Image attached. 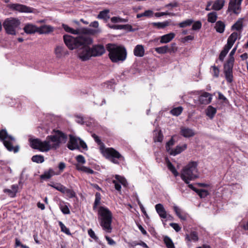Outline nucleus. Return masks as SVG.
Returning a JSON list of instances; mask_svg holds the SVG:
<instances>
[{
    "instance_id": "obj_12",
    "label": "nucleus",
    "mask_w": 248,
    "mask_h": 248,
    "mask_svg": "<svg viewBox=\"0 0 248 248\" xmlns=\"http://www.w3.org/2000/svg\"><path fill=\"white\" fill-rule=\"evenodd\" d=\"M212 100V94L207 92H203L198 96L197 101L199 104L207 105L211 103Z\"/></svg>"
},
{
    "instance_id": "obj_24",
    "label": "nucleus",
    "mask_w": 248,
    "mask_h": 248,
    "mask_svg": "<svg viewBox=\"0 0 248 248\" xmlns=\"http://www.w3.org/2000/svg\"><path fill=\"white\" fill-rule=\"evenodd\" d=\"M186 147L187 146L186 144H184L183 146H177L174 149H171L170 154L172 155L175 156L179 154H180L181 152L186 149Z\"/></svg>"
},
{
    "instance_id": "obj_3",
    "label": "nucleus",
    "mask_w": 248,
    "mask_h": 248,
    "mask_svg": "<svg viewBox=\"0 0 248 248\" xmlns=\"http://www.w3.org/2000/svg\"><path fill=\"white\" fill-rule=\"evenodd\" d=\"M98 219L103 230L107 233L112 232V214L106 207L101 206L98 210Z\"/></svg>"
},
{
    "instance_id": "obj_57",
    "label": "nucleus",
    "mask_w": 248,
    "mask_h": 248,
    "mask_svg": "<svg viewBox=\"0 0 248 248\" xmlns=\"http://www.w3.org/2000/svg\"><path fill=\"white\" fill-rule=\"evenodd\" d=\"M237 46H238V44L232 50V51L230 53L229 55V58L228 59V60H232L233 61H235L233 56L236 52V49H237Z\"/></svg>"
},
{
    "instance_id": "obj_53",
    "label": "nucleus",
    "mask_w": 248,
    "mask_h": 248,
    "mask_svg": "<svg viewBox=\"0 0 248 248\" xmlns=\"http://www.w3.org/2000/svg\"><path fill=\"white\" fill-rule=\"evenodd\" d=\"M163 139V136L161 131H159L156 134V136L154 137V141L155 142H162Z\"/></svg>"
},
{
    "instance_id": "obj_32",
    "label": "nucleus",
    "mask_w": 248,
    "mask_h": 248,
    "mask_svg": "<svg viewBox=\"0 0 248 248\" xmlns=\"http://www.w3.org/2000/svg\"><path fill=\"white\" fill-rule=\"evenodd\" d=\"M231 48V47H230L227 45H225V46L223 47V49L221 51L218 59L219 60L222 62L223 61L224 58L228 53L229 50Z\"/></svg>"
},
{
    "instance_id": "obj_49",
    "label": "nucleus",
    "mask_w": 248,
    "mask_h": 248,
    "mask_svg": "<svg viewBox=\"0 0 248 248\" xmlns=\"http://www.w3.org/2000/svg\"><path fill=\"white\" fill-rule=\"evenodd\" d=\"M92 137L94 139L95 141L100 146V149H102L104 148V144L101 141L98 136L95 134H93L92 135Z\"/></svg>"
},
{
    "instance_id": "obj_28",
    "label": "nucleus",
    "mask_w": 248,
    "mask_h": 248,
    "mask_svg": "<svg viewBox=\"0 0 248 248\" xmlns=\"http://www.w3.org/2000/svg\"><path fill=\"white\" fill-rule=\"evenodd\" d=\"M89 235L93 239H94L96 242H97L100 245L102 246V248H104L105 245L104 244L99 240L98 237L95 235L94 232L92 229H90L88 231Z\"/></svg>"
},
{
    "instance_id": "obj_7",
    "label": "nucleus",
    "mask_w": 248,
    "mask_h": 248,
    "mask_svg": "<svg viewBox=\"0 0 248 248\" xmlns=\"http://www.w3.org/2000/svg\"><path fill=\"white\" fill-rule=\"evenodd\" d=\"M20 24V21L18 19L14 17H9L4 20L3 23V26L7 34L16 35V29Z\"/></svg>"
},
{
    "instance_id": "obj_48",
    "label": "nucleus",
    "mask_w": 248,
    "mask_h": 248,
    "mask_svg": "<svg viewBox=\"0 0 248 248\" xmlns=\"http://www.w3.org/2000/svg\"><path fill=\"white\" fill-rule=\"evenodd\" d=\"M110 20L112 23L128 22L127 19L122 18L120 17H116V16H113V17H111Z\"/></svg>"
},
{
    "instance_id": "obj_33",
    "label": "nucleus",
    "mask_w": 248,
    "mask_h": 248,
    "mask_svg": "<svg viewBox=\"0 0 248 248\" xmlns=\"http://www.w3.org/2000/svg\"><path fill=\"white\" fill-rule=\"evenodd\" d=\"M155 50L158 54H165L168 52H171L170 49L169 48L168 46L156 47Z\"/></svg>"
},
{
    "instance_id": "obj_38",
    "label": "nucleus",
    "mask_w": 248,
    "mask_h": 248,
    "mask_svg": "<svg viewBox=\"0 0 248 248\" xmlns=\"http://www.w3.org/2000/svg\"><path fill=\"white\" fill-rule=\"evenodd\" d=\"M164 241L168 248H175L172 240L169 236H165L164 238Z\"/></svg>"
},
{
    "instance_id": "obj_50",
    "label": "nucleus",
    "mask_w": 248,
    "mask_h": 248,
    "mask_svg": "<svg viewBox=\"0 0 248 248\" xmlns=\"http://www.w3.org/2000/svg\"><path fill=\"white\" fill-rule=\"evenodd\" d=\"M62 26L65 31L74 34H78V30H74L72 28H70L67 25L65 24H62Z\"/></svg>"
},
{
    "instance_id": "obj_26",
    "label": "nucleus",
    "mask_w": 248,
    "mask_h": 248,
    "mask_svg": "<svg viewBox=\"0 0 248 248\" xmlns=\"http://www.w3.org/2000/svg\"><path fill=\"white\" fill-rule=\"evenodd\" d=\"M225 0H216L212 5L213 10L218 11L221 10L224 5Z\"/></svg>"
},
{
    "instance_id": "obj_2",
    "label": "nucleus",
    "mask_w": 248,
    "mask_h": 248,
    "mask_svg": "<svg viewBox=\"0 0 248 248\" xmlns=\"http://www.w3.org/2000/svg\"><path fill=\"white\" fill-rule=\"evenodd\" d=\"M67 136L60 130H53L52 134L48 136L43 141L38 139H30L31 146L41 152H47L51 149L58 148L60 144L65 143Z\"/></svg>"
},
{
    "instance_id": "obj_52",
    "label": "nucleus",
    "mask_w": 248,
    "mask_h": 248,
    "mask_svg": "<svg viewBox=\"0 0 248 248\" xmlns=\"http://www.w3.org/2000/svg\"><path fill=\"white\" fill-rule=\"evenodd\" d=\"M59 224L61 228V231L67 234H70L69 230L62 223V221H59Z\"/></svg>"
},
{
    "instance_id": "obj_62",
    "label": "nucleus",
    "mask_w": 248,
    "mask_h": 248,
    "mask_svg": "<svg viewBox=\"0 0 248 248\" xmlns=\"http://www.w3.org/2000/svg\"><path fill=\"white\" fill-rule=\"evenodd\" d=\"M178 6H179L178 3L177 1H174L170 2L168 4H166L165 5V7L172 8H174V7H177Z\"/></svg>"
},
{
    "instance_id": "obj_11",
    "label": "nucleus",
    "mask_w": 248,
    "mask_h": 248,
    "mask_svg": "<svg viewBox=\"0 0 248 248\" xmlns=\"http://www.w3.org/2000/svg\"><path fill=\"white\" fill-rule=\"evenodd\" d=\"M63 40L69 49L73 50L78 47V37H74L70 35H64Z\"/></svg>"
},
{
    "instance_id": "obj_17",
    "label": "nucleus",
    "mask_w": 248,
    "mask_h": 248,
    "mask_svg": "<svg viewBox=\"0 0 248 248\" xmlns=\"http://www.w3.org/2000/svg\"><path fill=\"white\" fill-rule=\"evenodd\" d=\"M185 240L187 244L190 242H196L199 240L198 232L195 231H191L189 234L185 235Z\"/></svg>"
},
{
    "instance_id": "obj_34",
    "label": "nucleus",
    "mask_w": 248,
    "mask_h": 248,
    "mask_svg": "<svg viewBox=\"0 0 248 248\" xmlns=\"http://www.w3.org/2000/svg\"><path fill=\"white\" fill-rule=\"evenodd\" d=\"M217 18V15L216 12L209 13L207 15V21L210 23H215Z\"/></svg>"
},
{
    "instance_id": "obj_18",
    "label": "nucleus",
    "mask_w": 248,
    "mask_h": 248,
    "mask_svg": "<svg viewBox=\"0 0 248 248\" xmlns=\"http://www.w3.org/2000/svg\"><path fill=\"white\" fill-rule=\"evenodd\" d=\"M155 208L157 213L161 218H167V214L164 206L162 204L158 203L156 204L155 206Z\"/></svg>"
},
{
    "instance_id": "obj_36",
    "label": "nucleus",
    "mask_w": 248,
    "mask_h": 248,
    "mask_svg": "<svg viewBox=\"0 0 248 248\" xmlns=\"http://www.w3.org/2000/svg\"><path fill=\"white\" fill-rule=\"evenodd\" d=\"M78 124H81L83 125H86L87 126H90L92 122H91V120H87L86 118H83V117L81 116L80 115H78Z\"/></svg>"
},
{
    "instance_id": "obj_20",
    "label": "nucleus",
    "mask_w": 248,
    "mask_h": 248,
    "mask_svg": "<svg viewBox=\"0 0 248 248\" xmlns=\"http://www.w3.org/2000/svg\"><path fill=\"white\" fill-rule=\"evenodd\" d=\"M67 147L71 150L78 148L77 139L71 135L69 136V141L67 143Z\"/></svg>"
},
{
    "instance_id": "obj_64",
    "label": "nucleus",
    "mask_w": 248,
    "mask_h": 248,
    "mask_svg": "<svg viewBox=\"0 0 248 248\" xmlns=\"http://www.w3.org/2000/svg\"><path fill=\"white\" fill-rule=\"evenodd\" d=\"M218 99L219 100H221L223 101L224 103H227L228 102V99H227V98L222 93H221L220 92H218Z\"/></svg>"
},
{
    "instance_id": "obj_19",
    "label": "nucleus",
    "mask_w": 248,
    "mask_h": 248,
    "mask_svg": "<svg viewBox=\"0 0 248 248\" xmlns=\"http://www.w3.org/2000/svg\"><path fill=\"white\" fill-rule=\"evenodd\" d=\"M23 30L27 34H33L38 32V28L32 24H27L24 27Z\"/></svg>"
},
{
    "instance_id": "obj_23",
    "label": "nucleus",
    "mask_w": 248,
    "mask_h": 248,
    "mask_svg": "<svg viewBox=\"0 0 248 248\" xmlns=\"http://www.w3.org/2000/svg\"><path fill=\"white\" fill-rule=\"evenodd\" d=\"M145 50L143 46L137 45L134 49V54L137 57H141L144 55Z\"/></svg>"
},
{
    "instance_id": "obj_42",
    "label": "nucleus",
    "mask_w": 248,
    "mask_h": 248,
    "mask_svg": "<svg viewBox=\"0 0 248 248\" xmlns=\"http://www.w3.org/2000/svg\"><path fill=\"white\" fill-rule=\"evenodd\" d=\"M194 21L192 19H186L182 22L179 23V26L180 28H185L187 26H190L193 23Z\"/></svg>"
},
{
    "instance_id": "obj_9",
    "label": "nucleus",
    "mask_w": 248,
    "mask_h": 248,
    "mask_svg": "<svg viewBox=\"0 0 248 248\" xmlns=\"http://www.w3.org/2000/svg\"><path fill=\"white\" fill-rule=\"evenodd\" d=\"M234 61L227 60L223 65V72L225 78L228 83H232L233 81V67Z\"/></svg>"
},
{
    "instance_id": "obj_58",
    "label": "nucleus",
    "mask_w": 248,
    "mask_h": 248,
    "mask_svg": "<svg viewBox=\"0 0 248 248\" xmlns=\"http://www.w3.org/2000/svg\"><path fill=\"white\" fill-rule=\"evenodd\" d=\"M174 143V141L172 138H171L168 142H167L166 148V150L169 152H170V151L171 150V149L170 148V146H172Z\"/></svg>"
},
{
    "instance_id": "obj_45",
    "label": "nucleus",
    "mask_w": 248,
    "mask_h": 248,
    "mask_svg": "<svg viewBox=\"0 0 248 248\" xmlns=\"http://www.w3.org/2000/svg\"><path fill=\"white\" fill-rule=\"evenodd\" d=\"M108 10H105L104 11H101L98 15L97 18L99 19H106L108 17Z\"/></svg>"
},
{
    "instance_id": "obj_15",
    "label": "nucleus",
    "mask_w": 248,
    "mask_h": 248,
    "mask_svg": "<svg viewBox=\"0 0 248 248\" xmlns=\"http://www.w3.org/2000/svg\"><path fill=\"white\" fill-rule=\"evenodd\" d=\"M11 189L4 188L3 191L9 197L14 198L16 196L19 189V186L17 184L13 185L11 186Z\"/></svg>"
},
{
    "instance_id": "obj_63",
    "label": "nucleus",
    "mask_w": 248,
    "mask_h": 248,
    "mask_svg": "<svg viewBox=\"0 0 248 248\" xmlns=\"http://www.w3.org/2000/svg\"><path fill=\"white\" fill-rule=\"evenodd\" d=\"M113 184H114L115 188L116 190L118 191L120 193L121 191V185L116 180H114L112 181Z\"/></svg>"
},
{
    "instance_id": "obj_39",
    "label": "nucleus",
    "mask_w": 248,
    "mask_h": 248,
    "mask_svg": "<svg viewBox=\"0 0 248 248\" xmlns=\"http://www.w3.org/2000/svg\"><path fill=\"white\" fill-rule=\"evenodd\" d=\"M167 167L169 170L173 173V174L175 177L178 176L179 175L178 172L177 171L174 166L169 160L167 161Z\"/></svg>"
},
{
    "instance_id": "obj_8",
    "label": "nucleus",
    "mask_w": 248,
    "mask_h": 248,
    "mask_svg": "<svg viewBox=\"0 0 248 248\" xmlns=\"http://www.w3.org/2000/svg\"><path fill=\"white\" fill-rule=\"evenodd\" d=\"M106 157L111 162L119 164V160H123L124 157L116 150L112 148H108L105 149Z\"/></svg>"
},
{
    "instance_id": "obj_46",
    "label": "nucleus",
    "mask_w": 248,
    "mask_h": 248,
    "mask_svg": "<svg viewBox=\"0 0 248 248\" xmlns=\"http://www.w3.org/2000/svg\"><path fill=\"white\" fill-rule=\"evenodd\" d=\"M196 193L201 198H204L209 195V192L207 190L205 189H198L197 190Z\"/></svg>"
},
{
    "instance_id": "obj_6",
    "label": "nucleus",
    "mask_w": 248,
    "mask_h": 248,
    "mask_svg": "<svg viewBox=\"0 0 248 248\" xmlns=\"http://www.w3.org/2000/svg\"><path fill=\"white\" fill-rule=\"evenodd\" d=\"M0 140L3 142L4 146L10 152H14L15 153L19 151V146H14L15 139L9 135L6 129H2L0 131Z\"/></svg>"
},
{
    "instance_id": "obj_22",
    "label": "nucleus",
    "mask_w": 248,
    "mask_h": 248,
    "mask_svg": "<svg viewBox=\"0 0 248 248\" xmlns=\"http://www.w3.org/2000/svg\"><path fill=\"white\" fill-rule=\"evenodd\" d=\"M53 31V27L50 25H45L38 28V32L40 34H48Z\"/></svg>"
},
{
    "instance_id": "obj_43",
    "label": "nucleus",
    "mask_w": 248,
    "mask_h": 248,
    "mask_svg": "<svg viewBox=\"0 0 248 248\" xmlns=\"http://www.w3.org/2000/svg\"><path fill=\"white\" fill-rule=\"evenodd\" d=\"M115 178L116 179L115 180L119 182V183H120L122 185H123L124 186H126L127 185H128L126 179L124 178L119 175H116L115 176Z\"/></svg>"
},
{
    "instance_id": "obj_4",
    "label": "nucleus",
    "mask_w": 248,
    "mask_h": 248,
    "mask_svg": "<svg viewBox=\"0 0 248 248\" xmlns=\"http://www.w3.org/2000/svg\"><path fill=\"white\" fill-rule=\"evenodd\" d=\"M106 49L108 51V57L113 62L124 61L127 57L126 49L123 46L108 44Z\"/></svg>"
},
{
    "instance_id": "obj_1",
    "label": "nucleus",
    "mask_w": 248,
    "mask_h": 248,
    "mask_svg": "<svg viewBox=\"0 0 248 248\" xmlns=\"http://www.w3.org/2000/svg\"><path fill=\"white\" fill-rule=\"evenodd\" d=\"M99 30L91 29L78 28V58L82 61H85L91 57H100L106 52V48L103 45L98 44L91 45L93 40L90 35H95L100 32Z\"/></svg>"
},
{
    "instance_id": "obj_47",
    "label": "nucleus",
    "mask_w": 248,
    "mask_h": 248,
    "mask_svg": "<svg viewBox=\"0 0 248 248\" xmlns=\"http://www.w3.org/2000/svg\"><path fill=\"white\" fill-rule=\"evenodd\" d=\"M60 208L62 212L64 214H68L70 213L69 209L66 204L64 203H60Z\"/></svg>"
},
{
    "instance_id": "obj_60",
    "label": "nucleus",
    "mask_w": 248,
    "mask_h": 248,
    "mask_svg": "<svg viewBox=\"0 0 248 248\" xmlns=\"http://www.w3.org/2000/svg\"><path fill=\"white\" fill-rule=\"evenodd\" d=\"M212 68L213 70V76L216 78L218 77L219 74V70L218 68L215 65L212 66Z\"/></svg>"
},
{
    "instance_id": "obj_40",
    "label": "nucleus",
    "mask_w": 248,
    "mask_h": 248,
    "mask_svg": "<svg viewBox=\"0 0 248 248\" xmlns=\"http://www.w3.org/2000/svg\"><path fill=\"white\" fill-rule=\"evenodd\" d=\"M78 170H80L87 174H93L94 173V171L92 169L84 166H79L78 165Z\"/></svg>"
},
{
    "instance_id": "obj_37",
    "label": "nucleus",
    "mask_w": 248,
    "mask_h": 248,
    "mask_svg": "<svg viewBox=\"0 0 248 248\" xmlns=\"http://www.w3.org/2000/svg\"><path fill=\"white\" fill-rule=\"evenodd\" d=\"M95 201L93 205V210H95L97 206L100 203L101 196L100 193L96 192L95 195Z\"/></svg>"
},
{
    "instance_id": "obj_51",
    "label": "nucleus",
    "mask_w": 248,
    "mask_h": 248,
    "mask_svg": "<svg viewBox=\"0 0 248 248\" xmlns=\"http://www.w3.org/2000/svg\"><path fill=\"white\" fill-rule=\"evenodd\" d=\"M155 16L156 17H159L163 16H175L176 14L173 13H170V12H159V13H155Z\"/></svg>"
},
{
    "instance_id": "obj_14",
    "label": "nucleus",
    "mask_w": 248,
    "mask_h": 248,
    "mask_svg": "<svg viewBox=\"0 0 248 248\" xmlns=\"http://www.w3.org/2000/svg\"><path fill=\"white\" fill-rule=\"evenodd\" d=\"M243 0H230L229 2L228 11L232 10L235 14L239 12L237 11L240 9V5Z\"/></svg>"
},
{
    "instance_id": "obj_44",
    "label": "nucleus",
    "mask_w": 248,
    "mask_h": 248,
    "mask_svg": "<svg viewBox=\"0 0 248 248\" xmlns=\"http://www.w3.org/2000/svg\"><path fill=\"white\" fill-rule=\"evenodd\" d=\"M183 111V108L182 107H178L173 108L170 110V113L174 116H179L181 114Z\"/></svg>"
},
{
    "instance_id": "obj_56",
    "label": "nucleus",
    "mask_w": 248,
    "mask_h": 248,
    "mask_svg": "<svg viewBox=\"0 0 248 248\" xmlns=\"http://www.w3.org/2000/svg\"><path fill=\"white\" fill-rule=\"evenodd\" d=\"M67 197L69 198H72L75 196V193L71 189H69L67 188H65V190H64V192H63Z\"/></svg>"
},
{
    "instance_id": "obj_55",
    "label": "nucleus",
    "mask_w": 248,
    "mask_h": 248,
    "mask_svg": "<svg viewBox=\"0 0 248 248\" xmlns=\"http://www.w3.org/2000/svg\"><path fill=\"white\" fill-rule=\"evenodd\" d=\"M202 22L197 21L192 25V30L194 31L199 30L202 28Z\"/></svg>"
},
{
    "instance_id": "obj_35",
    "label": "nucleus",
    "mask_w": 248,
    "mask_h": 248,
    "mask_svg": "<svg viewBox=\"0 0 248 248\" xmlns=\"http://www.w3.org/2000/svg\"><path fill=\"white\" fill-rule=\"evenodd\" d=\"M243 18L239 19L232 27V30L240 31L243 28Z\"/></svg>"
},
{
    "instance_id": "obj_10",
    "label": "nucleus",
    "mask_w": 248,
    "mask_h": 248,
    "mask_svg": "<svg viewBox=\"0 0 248 248\" xmlns=\"http://www.w3.org/2000/svg\"><path fill=\"white\" fill-rule=\"evenodd\" d=\"M7 7L12 10L21 13H30L33 12V8L19 3H11L7 5Z\"/></svg>"
},
{
    "instance_id": "obj_25",
    "label": "nucleus",
    "mask_w": 248,
    "mask_h": 248,
    "mask_svg": "<svg viewBox=\"0 0 248 248\" xmlns=\"http://www.w3.org/2000/svg\"><path fill=\"white\" fill-rule=\"evenodd\" d=\"M238 37V33L236 32H232L227 39V43L226 45L230 47L232 46L234 42L236 40Z\"/></svg>"
},
{
    "instance_id": "obj_16",
    "label": "nucleus",
    "mask_w": 248,
    "mask_h": 248,
    "mask_svg": "<svg viewBox=\"0 0 248 248\" xmlns=\"http://www.w3.org/2000/svg\"><path fill=\"white\" fill-rule=\"evenodd\" d=\"M180 133L181 135L187 138L193 137L195 135V133L192 129L185 126L181 127Z\"/></svg>"
},
{
    "instance_id": "obj_30",
    "label": "nucleus",
    "mask_w": 248,
    "mask_h": 248,
    "mask_svg": "<svg viewBox=\"0 0 248 248\" xmlns=\"http://www.w3.org/2000/svg\"><path fill=\"white\" fill-rule=\"evenodd\" d=\"M215 28L217 32L222 33L224 31L225 25L223 22L218 21L216 22Z\"/></svg>"
},
{
    "instance_id": "obj_59",
    "label": "nucleus",
    "mask_w": 248,
    "mask_h": 248,
    "mask_svg": "<svg viewBox=\"0 0 248 248\" xmlns=\"http://www.w3.org/2000/svg\"><path fill=\"white\" fill-rule=\"evenodd\" d=\"M53 187H54L57 190L62 192L63 193L64 192V190H65L66 187L63 186L61 184H57L56 186H52Z\"/></svg>"
},
{
    "instance_id": "obj_27",
    "label": "nucleus",
    "mask_w": 248,
    "mask_h": 248,
    "mask_svg": "<svg viewBox=\"0 0 248 248\" xmlns=\"http://www.w3.org/2000/svg\"><path fill=\"white\" fill-rule=\"evenodd\" d=\"M173 210L176 215L180 219L182 220H186V215L183 213L181 210L178 206H174Z\"/></svg>"
},
{
    "instance_id": "obj_21",
    "label": "nucleus",
    "mask_w": 248,
    "mask_h": 248,
    "mask_svg": "<svg viewBox=\"0 0 248 248\" xmlns=\"http://www.w3.org/2000/svg\"><path fill=\"white\" fill-rule=\"evenodd\" d=\"M175 34L173 32L164 35L160 37V43L166 44L171 41L175 37Z\"/></svg>"
},
{
    "instance_id": "obj_61",
    "label": "nucleus",
    "mask_w": 248,
    "mask_h": 248,
    "mask_svg": "<svg viewBox=\"0 0 248 248\" xmlns=\"http://www.w3.org/2000/svg\"><path fill=\"white\" fill-rule=\"evenodd\" d=\"M170 226L172 227L173 229L177 232H179L181 229V228L180 227V226L176 223H170Z\"/></svg>"
},
{
    "instance_id": "obj_41",
    "label": "nucleus",
    "mask_w": 248,
    "mask_h": 248,
    "mask_svg": "<svg viewBox=\"0 0 248 248\" xmlns=\"http://www.w3.org/2000/svg\"><path fill=\"white\" fill-rule=\"evenodd\" d=\"M31 160L37 163H42L44 161V158L41 155H35L32 157Z\"/></svg>"
},
{
    "instance_id": "obj_5",
    "label": "nucleus",
    "mask_w": 248,
    "mask_h": 248,
    "mask_svg": "<svg viewBox=\"0 0 248 248\" xmlns=\"http://www.w3.org/2000/svg\"><path fill=\"white\" fill-rule=\"evenodd\" d=\"M197 166V162L190 161L183 169L180 176L186 184H189V181L198 177Z\"/></svg>"
},
{
    "instance_id": "obj_31",
    "label": "nucleus",
    "mask_w": 248,
    "mask_h": 248,
    "mask_svg": "<svg viewBox=\"0 0 248 248\" xmlns=\"http://www.w3.org/2000/svg\"><path fill=\"white\" fill-rule=\"evenodd\" d=\"M217 112V109L212 106H209L206 110V114L210 119H213Z\"/></svg>"
},
{
    "instance_id": "obj_29",
    "label": "nucleus",
    "mask_w": 248,
    "mask_h": 248,
    "mask_svg": "<svg viewBox=\"0 0 248 248\" xmlns=\"http://www.w3.org/2000/svg\"><path fill=\"white\" fill-rule=\"evenodd\" d=\"M170 21L167 20L163 22H153L152 25L158 29H164L170 25Z\"/></svg>"
},
{
    "instance_id": "obj_13",
    "label": "nucleus",
    "mask_w": 248,
    "mask_h": 248,
    "mask_svg": "<svg viewBox=\"0 0 248 248\" xmlns=\"http://www.w3.org/2000/svg\"><path fill=\"white\" fill-rule=\"evenodd\" d=\"M54 52L57 59H62L68 54V51L62 45L56 46Z\"/></svg>"
},
{
    "instance_id": "obj_54",
    "label": "nucleus",
    "mask_w": 248,
    "mask_h": 248,
    "mask_svg": "<svg viewBox=\"0 0 248 248\" xmlns=\"http://www.w3.org/2000/svg\"><path fill=\"white\" fill-rule=\"evenodd\" d=\"M80 147L85 150H88V146L86 143L82 139L78 137V149Z\"/></svg>"
}]
</instances>
